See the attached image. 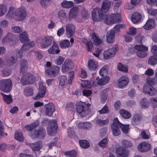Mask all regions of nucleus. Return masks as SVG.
I'll list each match as a JSON object with an SVG mask.
<instances>
[{"label": "nucleus", "mask_w": 157, "mask_h": 157, "mask_svg": "<svg viewBox=\"0 0 157 157\" xmlns=\"http://www.w3.org/2000/svg\"><path fill=\"white\" fill-rule=\"evenodd\" d=\"M122 145L125 148L130 147L132 146V144L129 141L125 140H123L122 142Z\"/></svg>", "instance_id": "63"}, {"label": "nucleus", "mask_w": 157, "mask_h": 157, "mask_svg": "<svg viewBox=\"0 0 157 157\" xmlns=\"http://www.w3.org/2000/svg\"><path fill=\"white\" fill-rule=\"evenodd\" d=\"M109 121L108 119L105 120H102L100 119H98L96 121V123L99 126H102L107 125Z\"/></svg>", "instance_id": "46"}, {"label": "nucleus", "mask_w": 157, "mask_h": 157, "mask_svg": "<svg viewBox=\"0 0 157 157\" xmlns=\"http://www.w3.org/2000/svg\"><path fill=\"white\" fill-rule=\"evenodd\" d=\"M58 45L54 42L52 46L48 50L49 53L51 54H58L60 52Z\"/></svg>", "instance_id": "24"}, {"label": "nucleus", "mask_w": 157, "mask_h": 157, "mask_svg": "<svg viewBox=\"0 0 157 157\" xmlns=\"http://www.w3.org/2000/svg\"><path fill=\"white\" fill-rule=\"evenodd\" d=\"M151 145L146 142H143L139 144L138 146V150L142 152H146L151 149Z\"/></svg>", "instance_id": "15"}, {"label": "nucleus", "mask_w": 157, "mask_h": 157, "mask_svg": "<svg viewBox=\"0 0 157 157\" xmlns=\"http://www.w3.org/2000/svg\"><path fill=\"white\" fill-rule=\"evenodd\" d=\"M51 0H40L41 6L44 8L46 7L51 2Z\"/></svg>", "instance_id": "57"}, {"label": "nucleus", "mask_w": 157, "mask_h": 157, "mask_svg": "<svg viewBox=\"0 0 157 157\" xmlns=\"http://www.w3.org/2000/svg\"><path fill=\"white\" fill-rule=\"evenodd\" d=\"M128 30L129 31L128 32L127 34L129 35L134 36L136 33V29L134 27H130L129 28Z\"/></svg>", "instance_id": "60"}, {"label": "nucleus", "mask_w": 157, "mask_h": 157, "mask_svg": "<svg viewBox=\"0 0 157 157\" xmlns=\"http://www.w3.org/2000/svg\"><path fill=\"white\" fill-rule=\"evenodd\" d=\"M128 79L127 76H122L118 80L117 86L119 88H123L124 86L128 85Z\"/></svg>", "instance_id": "20"}, {"label": "nucleus", "mask_w": 157, "mask_h": 157, "mask_svg": "<svg viewBox=\"0 0 157 157\" xmlns=\"http://www.w3.org/2000/svg\"><path fill=\"white\" fill-rule=\"evenodd\" d=\"M111 5V2L109 0H104L103 2L101 9L102 12H106L109 11Z\"/></svg>", "instance_id": "28"}, {"label": "nucleus", "mask_w": 157, "mask_h": 157, "mask_svg": "<svg viewBox=\"0 0 157 157\" xmlns=\"http://www.w3.org/2000/svg\"><path fill=\"white\" fill-rule=\"evenodd\" d=\"M23 43L21 50H17L16 51L17 56L20 58L22 57L24 51H26L29 49L30 47H34L35 45L34 42L33 41H31L30 43L27 42Z\"/></svg>", "instance_id": "8"}, {"label": "nucleus", "mask_w": 157, "mask_h": 157, "mask_svg": "<svg viewBox=\"0 0 157 157\" xmlns=\"http://www.w3.org/2000/svg\"><path fill=\"white\" fill-rule=\"evenodd\" d=\"M15 138L19 141H23L24 137L21 130L16 131L15 132Z\"/></svg>", "instance_id": "37"}, {"label": "nucleus", "mask_w": 157, "mask_h": 157, "mask_svg": "<svg viewBox=\"0 0 157 157\" xmlns=\"http://www.w3.org/2000/svg\"><path fill=\"white\" fill-rule=\"evenodd\" d=\"M143 91L144 93L151 96H154L157 94V91L151 85H144Z\"/></svg>", "instance_id": "18"}, {"label": "nucleus", "mask_w": 157, "mask_h": 157, "mask_svg": "<svg viewBox=\"0 0 157 157\" xmlns=\"http://www.w3.org/2000/svg\"><path fill=\"white\" fill-rule=\"evenodd\" d=\"M119 113L121 116L125 119H128L131 117V114L128 111L121 109L119 111Z\"/></svg>", "instance_id": "31"}, {"label": "nucleus", "mask_w": 157, "mask_h": 157, "mask_svg": "<svg viewBox=\"0 0 157 157\" xmlns=\"http://www.w3.org/2000/svg\"><path fill=\"white\" fill-rule=\"evenodd\" d=\"M150 103L153 107L157 108V98H151L150 99Z\"/></svg>", "instance_id": "59"}, {"label": "nucleus", "mask_w": 157, "mask_h": 157, "mask_svg": "<svg viewBox=\"0 0 157 157\" xmlns=\"http://www.w3.org/2000/svg\"><path fill=\"white\" fill-rule=\"evenodd\" d=\"M74 67V64L71 60L66 59L62 65V71L63 72L69 71L72 70Z\"/></svg>", "instance_id": "12"}, {"label": "nucleus", "mask_w": 157, "mask_h": 157, "mask_svg": "<svg viewBox=\"0 0 157 157\" xmlns=\"http://www.w3.org/2000/svg\"><path fill=\"white\" fill-rule=\"evenodd\" d=\"M17 61V59H15L13 56L10 57L6 59V61L10 65H12Z\"/></svg>", "instance_id": "61"}, {"label": "nucleus", "mask_w": 157, "mask_h": 157, "mask_svg": "<svg viewBox=\"0 0 157 157\" xmlns=\"http://www.w3.org/2000/svg\"><path fill=\"white\" fill-rule=\"evenodd\" d=\"M19 38L21 43L29 42L28 36L26 32H24L19 35Z\"/></svg>", "instance_id": "32"}, {"label": "nucleus", "mask_w": 157, "mask_h": 157, "mask_svg": "<svg viewBox=\"0 0 157 157\" xmlns=\"http://www.w3.org/2000/svg\"><path fill=\"white\" fill-rule=\"evenodd\" d=\"M142 118V116L141 114L138 113L134 114L131 118V124L134 126L138 125L141 122Z\"/></svg>", "instance_id": "16"}, {"label": "nucleus", "mask_w": 157, "mask_h": 157, "mask_svg": "<svg viewBox=\"0 0 157 157\" xmlns=\"http://www.w3.org/2000/svg\"><path fill=\"white\" fill-rule=\"evenodd\" d=\"M117 50L116 48L113 47L105 51L103 54L104 58L105 59H108L111 58L115 55Z\"/></svg>", "instance_id": "17"}, {"label": "nucleus", "mask_w": 157, "mask_h": 157, "mask_svg": "<svg viewBox=\"0 0 157 157\" xmlns=\"http://www.w3.org/2000/svg\"><path fill=\"white\" fill-rule=\"evenodd\" d=\"M39 125L37 122H35L30 124L26 125L25 126V128L28 131H32V130L36 128Z\"/></svg>", "instance_id": "33"}, {"label": "nucleus", "mask_w": 157, "mask_h": 157, "mask_svg": "<svg viewBox=\"0 0 157 157\" xmlns=\"http://www.w3.org/2000/svg\"><path fill=\"white\" fill-rule=\"evenodd\" d=\"M50 127L47 128L48 134L50 136H54L56 132L57 129V121L55 120H48V119H43L41 123L42 126H45L47 125Z\"/></svg>", "instance_id": "3"}, {"label": "nucleus", "mask_w": 157, "mask_h": 157, "mask_svg": "<svg viewBox=\"0 0 157 157\" xmlns=\"http://www.w3.org/2000/svg\"><path fill=\"white\" fill-rule=\"evenodd\" d=\"M59 71V68L56 66H52L46 69L45 71L46 75L47 76H55Z\"/></svg>", "instance_id": "13"}, {"label": "nucleus", "mask_w": 157, "mask_h": 157, "mask_svg": "<svg viewBox=\"0 0 157 157\" xmlns=\"http://www.w3.org/2000/svg\"><path fill=\"white\" fill-rule=\"evenodd\" d=\"M109 112V108L106 105H105L99 111V113L101 114L107 113Z\"/></svg>", "instance_id": "64"}, {"label": "nucleus", "mask_w": 157, "mask_h": 157, "mask_svg": "<svg viewBox=\"0 0 157 157\" xmlns=\"http://www.w3.org/2000/svg\"><path fill=\"white\" fill-rule=\"evenodd\" d=\"M29 146L34 151H39L42 147L41 141H39L34 143L30 144Z\"/></svg>", "instance_id": "25"}, {"label": "nucleus", "mask_w": 157, "mask_h": 157, "mask_svg": "<svg viewBox=\"0 0 157 157\" xmlns=\"http://www.w3.org/2000/svg\"><path fill=\"white\" fill-rule=\"evenodd\" d=\"M78 8L76 7H74L70 10L69 14V19L75 18L76 17L78 12Z\"/></svg>", "instance_id": "30"}, {"label": "nucleus", "mask_w": 157, "mask_h": 157, "mask_svg": "<svg viewBox=\"0 0 157 157\" xmlns=\"http://www.w3.org/2000/svg\"><path fill=\"white\" fill-rule=\"evenodd\" d=\"M148 47H146L143 44L136 45L134 47L132 48H130L129 50V52L132 54L135 53L136 52L135 50H136L138 51H146L148 50Z\"/></svg>", "instance_id": "19"}, {"label": "nucleus", "mask_w": 157, "mask_h": 157, "mask_svg": "<svg viewBox=\"0 0 157 157\" xmlns=\"http://www.w3.org/2000/svg\"><path fill=\"white\" fill-rule=\"evenodd\" d=\"M92 37L93 43L94 45L98 46L101 44V40L96 36L95 33L92 34Z\"/></svg>", "instance_id": "40"}, {"label": "nucleus", "mask_w": 157, "mask_h": 157, "mask_svg": "<svg viewBox=\"0 0 157 157\" xmlns=\"http://www.w3.org/2000/svg\"><path fill=\"white\" fill-rule=\"evenodd\" d=\"M108 139L107 138H105L101 140L98 143L99 145L103 147H106L107 144L108 142Z\"/></svg>", "instance_id": "62"}, {"label": "nucleus", "mask_w": 157, "mask_h": 157, "mask_svg": "<svg viewBox=\"0 0 157 157\" xmlns=\"http://www.w3.org/2000/svg\"><path fill=\"white\" fill-rule=\"evenodd\" d=\"M55 110L54 105L52 103H49L45 106V114L48 116H52Z\"/></svg>", "instance_id": "14"}, {"label": "nucleus", "mask_w": 157, "mask_h": 157, "mask_svg": "<svg viewBox=\"0 0 157 157\" xmlns=\"http://www.w3.org/2000/svg\"><path fill=\"white\" fill-rule=\"evenodd\" d=\"M81 14L82 18L85 19H87L89 18L90 12L87 11L85 8L82 10Z\"/></svg>", "instance_id": "51"}, {"label": "nucleus", "mask_w": 157, "mask_h": 157, "mask_svg": "<svg viewBox=\"0 0 157 157\" xmlns=\"http://www.w3.org/2000/svg\"><path fill=\"white\" fill-rule=\"evenodd\" d=\"M129 124H124L120 122V128L122 132L124 133H127L129 129Z\"/></svg>", "instance_id": "48"}, {"label": "nucleus", "mask_w": 157, "mask_h": 157, "mask_svg": "<svg viewBox=\"0 0 157 157\" xmlns=\"http://www.w3.org/2000/svg\"><path fill=\"white\" fill-rule=\"evenodd\" d=\"M58 16L59 19L62 21L67 18V13L63 10H60L58 13Z\"/></svg>", "instance_id": "42"}, {"label": "nucleus", "mask_w": 157, "mask_h": 157, "mask_svg": "<svg viewBox=\"0 0 157 157\" xmlns=\"http://www.w3.org/2000/svg\"><path fill=\"white\" fill-rule=\"evenodd\" d=\"M155 20L153 19H149L144 26V28L147 30L152 29L155 25Z\"/></svg>", "instance_id": "27"}, {"label": "nucleus", "mask_w": 157, "mask_h": 157, "mask_svg": "<svg viewBox=\"0 0 157 157\" xmlns=\"http://www.w3.org/2000/svg\"><path fill=\"white\" fill-rule=\"evenodd\" d=\"M35 76L31 73H26L21 77V82L22 85L25 86L33 84L35 81Z\"/></svg>", "instance_id": "4"}, {"label": "nucleus", "mask_w": 157, "mask_h": 157, "mask_svg": "<svg viewBox=\"0 0 157 157\" xmlns=\"http://www.w3.org/2000/svg\"><path fill=\"white\" fill-rule=\"evenodd\" d=\"M74 76L75 73L74 71H70L68 73V79L67 83L68 85L72 84Z\"/></svg>", "instance_id": "52"}, {"label": "nucleus", "mask_w": 157, "mask_h": 157, "mask_svg": "<svg viewBox=\"0 0 157 157\" xmlns=\"http://www.w3.org/2000/svg\"><path fill=\"white\" fill-rule=\"evenodd\" d=\"M15 15L18 17L19 21L24 20L26 15L25 8L22 6L16 10Z\"/></svg>", "instance_id": "11"}, {"label": "nucleus", "mask_w": 157, "mask_h": 157, "mask_svg": "<svg viewBox=\"0 0 157 157\" xmlns=\"http://www.w3.org/2000/svg\"><path fill=\"white\" fill-rule=\"evenodd\" d=\"M39 91L37 95L34 98L35 100H38L43 97L46 92V87L43 85H40L39 87Z\"/></svg>", "instance_id": "21"}, {"label": "nucleus", "mask_w": 157, "mask_h": 157, "mask_svg": "<svg viewBox=\"0 0 157 157\" xmlns=\"http://www.w3.org/2000/svg\"><path fill=\"white\" fill-rule=\"evenodd\" d=\"M33 90L31 87H26L24 91V94L26 96H30L33 94Z\"/></svg>", "instance_id": "47"}, {"label": "nucleus", "mask_w": 157, "mask_h": 157, "mask_svg": "<svg viewBox=\"0 0 157 157\" xmlns=\"http://www.w3.org/2000/svg\"><path fill=\"white\" fill-rule=\"evenodd\" d=\"M0 94L2 96L4 101L7 104H10L12 102V100L10 95H6L2 93H1Z\"/></svg>", "instance_id": "38"}, {"label": "nucleus", "mask_w": 157, "mask_h": 157, "mask_svg": "<svg viewBox=\"0 0 157 157\" xmlns=\"http://www.w3.org/2000/svg\"><path fill=\"white\" fill-rule=\"evenodd\" d=\"M92 18L94 21H100L103 19L105 23L107 25L119 23L121 21L120 13L112 14L109 16L105 14L103 15L102 10L98 8L94 9L92 11Z\"/></svg>", "instance_id": "1"}, {"label": "nucleus", "mask_w": 157, "mask_h": 157, "mask_svg": "<svg viewBox=\"0 0 157 157\" xmlns=\"http://www.w3.org/2000/svg\"><path fill=\"white\" fill-rule=\"evenodd\" d=\"M15 10L12 7H10L9 8L8 13L6 15V16L7 17L11 18L13 17L15 15Z\"/></svg>", "instance_id": "50"}, {"label": "nucleus", "mask_w": 157, "mask_h": 157, "mask_svg": "<svg viewBox=\"0 0 157 157\" xmlns=\"http://www.w3.org/2000/svg\"><path fill=\"white\" fill-rule=\"evenodd\" d=\"M98 67V63L97 62L93 59H90L89 60L87 67L90 70L94 71L97 69Z\"/></svg>", "instance_id": "22"}, {"label": "nucleus", "mask_w": 157, "mask_h": 157, "mask_svg": "<svg viewBox=\"0 0 157 157\" xmlns=\"http://www.w3.org/2000/svg\"><path fill=\"white\" fill-rule=\"evenodd\" d=\"M80 146L84 148H87L90 146L88 142L86 140H79Z\"/></svg>", "instance_id": "49"}, {"label": "nucleus", "mask_w": 157, "mask_h": 157, "mask_svg": "<svg viewBox=\"0 0 157 157\" xmlns=\"http://www.w3.org/2000/svg\"><path fill=\"white\" fill-rule=\"evenodd\" d=\"M90 105L89 103L80 101L76 104V111L82 117H86L91 111V109L90 108Z\"/></svg>", "instance_id": "2"}, {"label": "nucleus", "mask_w": 157, "mask_h": 157, "mask_svg": "<svg viewBox=\"0 0 157 157\" xmlns=\"http://www.w3.org/2000/svg\"><path fill=\"white\" fill-rule=\"evenodd\" d=\"M117 69L121 71L126 72L128 71V68L124 66L121 63L119 62L117 66Z\"/></svg>", "instance_id": "53"}, {"label": "nucleus", "mask_w": 157, "mask_h": 157, "mask_svg": "<svg viewBox=\"0 0 157 157\" xmlns=\"http://www.w3.org/2000/svg\"><path fill=\"white\" fill-rule=\"evenodd\" d=\"M52 44L51 39L48 37L45 36L41 39L40 41V46L42 48H46Z\"/></svg>", "instance_id": "23"}, {"label": "nucleus", "mask_w": 157, "mask_h": 157, "mask_svg": "<svg viewBox=\"0 0 157 157\" xmlns=\"http://www.w3.org/2000/svg\"><path fill=\"white\" fill-rule=\"evenodd\" d=\"M66 37L70 38L72 37L75 33V26L71 23L67 24L65 26Z\"/></svg>", "instance_id": "9"}, {"label": "nucleus", "mask_w": 157, "mask_h": 157, "mask_svg": "<svg viewBox=\"0 0 157 157\" xmlns=\"http://www.w3.org/2000/svg\"><path fill=\"white\" fill-rule=\"evenodd\" d=\"M70 45V42L67 40H63L59 44L60 47L62 48H67L69 47Z\"/></svg>", "instance_id": "45"}, {"label": "nucleus", "mask_w": 157, "mask_h": 157, "mask_svg": "<svg viewBox=\"0 0 157 157\" xmlns=\"http://www.w3.org/2000/svg\"><path fill=\"white\" fill-rule=\"evenodd\" d=\"M12 85L10 79H2L0 81V89L4 93L10 92Z\"/></svg>", "instance_id": "5"}, {"label": "nucleus", "mask_w": 157, "mask_h": 157, "mask_svg": "<svg viewBox=\"0 0 157 157\" xmlns=\"http://www.w3.org/2000/svg\"><path fill=\"white\" fill-rule=\"evenodd\" d=\"M120 122L117 118H114L113 123L111 125V128L113 136H117L119 135L121 133L120 129Z\"/></svg>", "instance_id": "6"}, {"label": "nucleus", "mask_w": 157, "mask_h": 157, "mask_svg": "<svg viewBox=\"0 0 157 157\" xmlns=\"http://www.w3.org/2000/svg\"><path fill=\"white\" fill-rule=\"evenodd\" d=\"M64 60V58L59 56L55 60V63L57 65H61Z\"/></svg>", "instance_id": "56"}, {"label": "nucleus", "mask_w": 157, "mask_h": 157, "mask_svg": "<svg viewBox=\"0 0 157 157\" xmlns=\"http://www.w3.org/2000/svg\"><path fill=\"white\" fill-rule=\"evenodd\" d=\"M141 105L143 108L145 109L148 107L149 103L147 102L145 98H143L140 101Z\"/></svg>", "instance_id": "55"}, {"label": "nucleus", "mask_w": 157, "mask_h": 157, "mask_svg": "<svg viewBox=\"0 0 157 157\" xmlns=\"http://www.w3.org/2000/svg\"><path fill=\"white\" fill-rule=\"evenodd\" d=\"M109 80V77L106 76L99 79L97 82V84L100 86L104 85L107 84Z\"/></svg>", "instance_id": "39"}, {"label": "nucleus", "mask_w": 157, "mask_h": 157, "mask_svg": "<svg viewBox=\"0 0 157 157\" xmlns=\"http://www.w3.org/2000/svg\"><path fill=\"white\" fill-rule=\"evenodd\" d=\"M82 42L84 43L87 48V50L88 52L91 51L93 47V44L90 40L88 41L87 40L83 38L82 39Z\"/></svg>", "instance_id": "35"}, {"label": "nucleus", "mask_w": 157, "mask_h": 157, "mask_svg": "<svg viewBox=\"0 0 157 157\" xmlns=\"http://www.w3.org/2000/svg\"><path fill=\"white\" fill-rule=\"evenodd\" d=\"M61 5L63 8H69L73 7L74 6V4L72 1L64 0L61 3Z\"/></svg>", "instance_id": "36"}, {"label": "nucleus", "mask_w": 157, "mask_h": 157, "mask_svg": "<svg viewBox=\"0 0 157 157\" xmlns=\"http://www.w3.org/2000/svg\"><path fill=\"white\" fill-rule=\"evenodd\" d=\"M7 10L6 6L3 4H0V17L4 15Z\"/></svg>", "instance_id": "54"}, {"label": "nucleus", "mask_w": 157, "mask_h": 157, "mask_svg": "<svg viewBox=\"0 0 157 157\" xmlns=\"http://www.w3.org/2000/svg\"><path fill=\"white\" fill-rule=\"evenodd\" d=\"M115 32L114 31L111 30L108 31L106 34V40L108 43H112L114 39Z\"/></svg>", "instance_id": "29"}, {"label": "nucleus", "mask_w": 157, "mask_h": 157, "mask_svg": "<svg viewBox=\"0 0 157 157\" xmlns=\"http://www.w3.org/2000/svg\"><path fill=\"white\" fill-rule=\"evenodd\" d=\"M148 63L149 64L154 66L157 63V56L153 55L148 59Z\"/></svg>", "instance_id": "41"}, {"label": "nucleus", "mask_w": 157, "mask_h": 157, "mask_svg": "<svg viewBox=\"0 0 157 157\" xmlns=\"http://www.w3.org/2000/svg\"><path fill=\"white\" fill-rule=\"evenodd\" d=\"M27 61L25 59H22L20 62L21 73H23L27 68Z\"/></svg>", "instance_id": "44"}, {"label": "nucleus", "mask_w": 157, "mask_h": 157, "mask_svg": "<svg viewBox=\"0 0 157 157\" xmlns=\"http://www.w3.org/2000/svg\"><path fill=\"white\" fill-rule=\"evenodd\" d=\"M13 34L11 33H8L2 40V42L3 44H5L6 42H10L12 41L13 40Z\"/></svg>", "instance_id": "34"}, {"label": "nucleus", "mask_w": 157, "mask_h": 157, "mask_svg": "<svg viewBox=\"0 0 157 157\" xmlns=\"http://www.w3.org/2000/svg\"><path fill=\"white\" fill-rule=\"evenodd\" d=\"M106 67V66H105L100 70L99 73L101 76L103 77L106 75L107 74L108 70Z\"/></svg>", "instance_id": "58"}, {"label": "nucleus", "mask_w": 157, "mask_h": 157, "mask_svg": "<svg viewBox=\"0 0 157 157\" xmlns=\"http://www.w3.org/2000/svg\"><path fill=\"white\" fill-rule=\"evenodd\" d=\"M77 154V152L75 150L66 151L64 152V154L66 157H75Z\"/></svg>", "instance_id": "43"}, {"label": "nucleus", "mask_w": 157, "mask_h": 157, "mask_svg": "<svg viewBox=\"0 0 157 157\" xmlns=\"http://www.w3.org/2000/svg\"><path fill=\"white\" fill-rule=\"evenodd\" d=\"M45 130L43 128H40L30 132L29 135L32 139H43L45 136Z\"/></svg>", "instance_id": "7"}, {"label": "nucleus", "mask_w": 157, "mask_h": 157, "mask_svg": "<svg viewBox=\"0 0 157 157\" xmlns=\"http://www.w3.org/2000/svg\"><path fill=\"white\" fill-rule=\"evenodd\" d=\"M142 18V15L140 13L135 12L132 15L131 19L133 23H136L140 21Z\"/></svg>", "instance_id": "26"}, {"label": "nucleus", "mask_w": 157, "mask_h": 157, "mask_svg": "<svg viewBox=\"0 0 157 157\" xmlns=\"http://www.w3.org/2000/svg\"><path fill=\"white\" fill-rule=\"evenodd\" d=\"M129 152L128 150L124 147H119L116 150V154L117 157H128Z\"/></svg>", "instance_id": "10"}]
</instances>
